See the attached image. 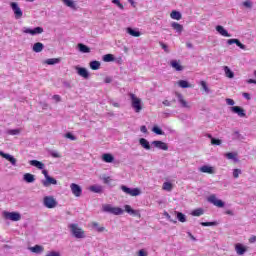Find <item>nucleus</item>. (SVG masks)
Here are the masks:
<instances>
[{
  "mask_svg": "<svg viewBox=\"0 0 256 256\" xmlns=\"http://www.w3.org/2000/svg\"><path fill=\"white\" fill-rule=\"evenodd\" d=\"M3 217H5V219H9L10 221H21V214H19L18 212L4 211Z\"/></svg>",
  "mask_w": 256,
  "mask_h": 256,
  "instance_id": "obj_6",
  "label": "nucleus"
},
{
  "mask_svg": "<svg viewBox=\"0 0 256 256\" xmlns=\"http://www.w3.org/2000/svg\"><path fill=\"white\" fill-rule=\"evenodd\" d=\"M153 133H156V135H163V130L159 128L158 126H154L152 129Z\"/></svg>",
  "mask_w": 256,
  "mask_h": 256,
  "instance_id": "obj_45",
  "label": "nucleus"
},
{
  "mask_svg": "<svg viewBox=\"0 0 256 256\" xmlns=\"http://www.w3.org/2000/svg\"><path fill=\"white\" fill-rule=\"evenodd\" d=\"M176 215H177V219H178V221H180V223H185V221H187L185 214H183L181 212H177Z\"/></svg>",
  "mask_w": 256,
  "mask_h": 256,
  "instance_id": "obj_41",
  "label": "nucleus"
},
{
  "mask_svg": "<svg viewBox=\"0 0 256 256\" xmlns=\"http://www.w3.org/2000/svg\"><path fill=\"white\" fill-rule=\"evenodd\" d=\"M226 103H227V105H235V101L231 98H227Z\"/></svg>",
  "mask_w": 256,
  "mask_h": 256,
  "instance_id": "obj_54",
  "label": "nucleus"
},
{
  "mask_svg": "<svg viewBox=\"0 0 256 256\" xmlns=\"http://www.w3.org/2000/svg\"><path fill=\"white\" fill-rule=\"evenodd\" d=\"M228 45H233L235 43L237 47H240V49H245V45L239 41V39H229L227 41Z\"/></svg>",
  "mask_w": 256,
  "mask_h": 256,
  "instance_id": "obj_20",
  "label": "nucleus"
},
{
  "mask_svg": "<svg viewBox=\"0 0 256 256\" xmlns=\"http://www.w3.org/2000/svg\"><path fill=\"white\" fill-rule=\"evenodd\" d=\"M29 164L32 165V167H37V169H43L45 167V164L38 160H31Z\"/></svg>",
  "mask_w": 256,
  "mask_h": 256,
  "instance_id": "obj_25",
  "label": "nucleus"
},
{
  "mask_svg": "<svg viewBox=\"0 0 256 256\" xmlns=\"http://www.w3.org/2000/svg\"><path fill=\"white\" fill-rule=\"evenodd\" d=\"M152 145L156 147L157 149H162V151H167L169 149V146H167V143L163 141H153Z\"/></svg>",
  "mask_w": 256,
  "mask_h": 256,
  "instance_id": "obj_10",
  "label": "nucleus"
},
{
  "mask_svg": "<svg viewBox=\"0 0 256 256\" xmlns=\"http://www.w3.org/2000/svg\"><path fill=\"white\" fill-rule=\"evenodd\" d=\"M171 19H175L176 21H180L182 15L181 12L177 11V10H173L170 14Z\"/></svg>",
  "mask_w": 256,
  "mask_h": 256,
  "instance_id": "obj_29",
  "label": "nucleus"
},
{
  "mask_svg": "<svg viewBox=\"0 0 256 256\" xmlns=\"http://www.w3.org/2000/svg\"><path fill=\"white\" fill-rule=\"evenodd\" d=\"M200 85L203 87L205 93H209V87H207V82L206 81H201Z\"/></svg>",
  "mask_w": 256,
  "mask_h": 256,
  "instance_id": "obj_46",
  "label": "nucleus"
},
{
  "mask_svg": "<svg viewBox=\"0 0 256 256\" xmlns=\"http://www.w3.org/2000/svg\"><path fill=\"white\" fill-rule=\"evenodd\" d=\"M200 171L202 173H209L210 175H212V173H215V170L213 169V167L207 166V165L202 166L200 168Z\"/></svg>",
  "mask_w": 256,
  "mask_h": 256,
  "instance_id": "obj_23",
  "label": "nucleus"
},
{
  "mask_svg": "<svg viewBox=\"0 0 256 256\" xmlns=\"http://www.w3.org/2000/svg\"><path fill=\"white\" fill-rule=\"evenodd\" d=\"M126 31L132 37H140L141 36V32H139L138 30H135L133 28H127Z\"/></svg>",
  "mask_w": 256,
  "mask_h": 256,
  "instance_id": "obj_26",
  "label": "nucleus"
},
{
  "mask_svg": "<svg viewBox=\"0 0 256 256\" xmlns=\"http://www.w3.org/2000/svg\"><path fill=\"white\" fill-rule=\"evenodd\" d=\"M104 183L108 184L111 181V177H104L103 178Z\"/></svg>",
  "mask_w": 256,
  "mask_h": 256,
  "instance_id": "obj_57",
  "label": "nucleus"
},
{
  "mask_svg": "<svg viewBox=\"0 0 256 256\" xmlns=\"http://www.w3.org/2000/svg\"><path fill=\"white\" fill-rule=\"evenodd\" d=\"M51 155H52L53 157H55V158L61 157V155H59V153H57V152H51Z\"/></svg>",
  "mask_w": 256,
  "mask_h": 256,
  "instance_id": "obj_60",
  "label": "nucleus"
},
{
  "mask_svg": "<svg viewBox=\"0 0 256 256\" xmlns=\"http://www.w3.org/2000/svg\"><path fill=\"white\" fill-rule=\"evenodd\" d=\"M0 156L10 161L12 165H17V160L11 154H5V152H0Z\"/></svg>",
  "mask_w": 256,
  "mask_h": 256,
  "instance_id": "obj_11",
  "label": "nucleus"
},
{
  "mask_svg": "<svg viewBox=\"0 0 256 256\" xmlns=\"http://www.w3.org/2000/svg\"><path fill=\"white\" fill-rule=\"evenodd\" d=\"M70 189H71L73 195H75V197H81V195L83 193V189H81V186H79L78 184L72 183L70 185Z\"/></svg>",
  "mask_w": 256,
  "mask_h": 256,
  "instance_id": "obj_9",
  "label": "nucleus"
},
{
  "mask_svg": "<svg viewBox=\"0 0 256 256\" xmlns=\"http://www.w3.org/2000/svg\"><path fill=\"white\" fill-rule=\"evenodd\" d=\"M102 211L105 213H112V215H121L123 213V209L119 207H113L111 204L103 205Z\"/></svg>",
  "mask_w": 256,
  "mask_h": 256,
  "instance_id": "obj_2",
  "label": "nucleus"
},
{
  "mask_svg": "<svg viewBox=\"0 0 256 256\" xmlns=\"http://www.w3.org/2000/svg\"><path fill=\"white\" fill-rule=\"evenodd\" d=\"M247 83H254V85H256V80H254V79H249V80H247Z\"/></svg>",
  "mask_w": 256,
  "mask_h": 256,
  "instance_id": "obj_64",
  "label": "nucleus"
},
{
  "mask_svg": "<svg viewBox=\"0 0 256 256\" xmlns=\"http://www.w3.org/2000/svg\"><path fill=\"white\" fill-rule=\"evenodd\" d=\"M32 253H43V248L40 245H35L29 248Z\"/></svg>",
  "mask_w": 256,
  "mask_h": 256,
  "instance_id": "obj_34",
  "label": "nucleus"
},
{
  "mask_svg": "<svg viewBox=\"0 0 256 256\" xmlns=\"http://www.w3.org/2000/svg\"><path fill=\"white\" fill-rule=\"evenodd\" d=\"M24 33H29L30 35H39V34L43 33V28L36 27L34 29H26V30H24Z\"/></svg>",
  "mask_w": 256,
  "mask_h": 256,
  "instance_id": "obj_13",
  "label": "nucleus"
},
{
  "mask_svg": "<svg viewBox=\"0 0 256 256\" xmlns=\"http://www.w3.org/2000/svg\"><path fill=\"white\" fill-rule=\"evenodd\" d=\"M129 97L131 99V105L135 113H141V111L143 110V101L141 100V98L137 97L133 93H130Z\"/></svg>",
  "mask_w": 256,
  "mask_h": 256,
  "instance_id": "obj_1",
  "label": "nucleus"
},
{
  "mask_svg": "<svg viewBox=\"0 0 256 256\" xmlns=\"http://www.w3.org/2000/svg\"><path fill=\"white\" fill-rule=\"evenodd\" d=\"M65 137L67 138V139H71V141H75V136H73V134H71V133H67L66 135H65Z\"/></svg>",
  "mask_w": 256,
  "mask_h": 256,
  "instance_id": "obj_53",
  "label": "nucleus"
},
{
  "mask_svg": "<svg viewBox=\"0 0 256 256\" xmlns=\"http://www.w3.org/2000/svg\"><path fill=\"white\" fill-rule=\"evenodd\" d=\"M244 7H246L247 9H251V7L253 6V4L251 3V1H245L243 2Z\"/></svg>",
  "mask_w": 256,
  "mask_h": 256,
  "instance_id": "obj_49",
  "label": "nucleus"
},
{
  "mask_svg": "<svg viewBox=\"0 0 256 256\" xmlns=\"http://www.w3.org/2000/svg\"><path fill=\"white\" fill-rule=\"evenodd\" d=\"M43 203L47 209H55L57 207V200L53 196H45Z\"/></svg>",
  "mask_w": 256,
  "mask_h": 256,
  "instance_id": "obj_5",
  "label": "nucleus"
},
{
  "mask_svg": "<svg viewBox=\"0 0 256 256\" xmlns=\"http://www.w3.org/2000/svg\"><path fill=\"white\" fill-rule=\"evenodd\" d=\"M112 3H115L119 7V9H124L123 4L119 0H113Z\"/></svg>",
  "mask_w": 256,
  "mask_h": 256,
  "instance_id": "obj_51",
  "label": "nucleus"
},
{
  "mask_svg": "<svg viewBox=\"0 0 256 256\" xmlns=\"http://www.w3.org/2000/svg\"><path fill=\"white\" fill-rule=\"evenodd\" d=\"M76 70L78 71V75H80V77H83L84 79L89 78V72L87 71V69L76 67Z\"/></svg>",
  "mask_w": 256,
  "mask_h": 256,
  "instance_id": "obj_15",
  "label": "nucleus"
},
{
  "mask_svg": "<svg viewBox=\"0 0 256 256\" xmlns=\"http://www.w3.org/2000/svg\"><path fill=\"white\" fill-rule=\"evenodd\" d=\"M121 189L126 195H130L131 197H137L141 195V190L139 188H129L125 185L121 186Z\"/></svg>",
  "mask_w": 256,
  "mask_h": 256,
  "instance_id": "obj_4",
  "label": "nucleus"
},
{
  "mask_svg": "<svg viewBox=\"0 0 256 256\" xmlns=\"http://www.w3.org/2000/svg\"><path fill=\"white\" fill-rule=\"evenodd\" d=\"M10 5L12 7V11L14 12L15 18L21 19V17H23V11H21V8H19L17 2H12Z\"/></svg>",
  "mask_w": 256,
  "mask_h": 256,
  "instance_id": "obj_8",
  "label": "nucleus"
},
{
  "mask_svg": "<svg viewBox=\"0 0 256 256\" xmlns=\"http://www.w3.org/2000/svg\"><path fill=\"white\" fill-rule=\"evenodd\" d=\"M171 67L175 69L176 71H183V66H181V63L177 60H172L170 62Z\"/></svg>",
  "mask_w": 256,
  "mask_h": 256,
  "instance_id": "obj_18",
  "label": "nucleus"
},
{
  "mask_svg": "<svg viewBox=\"0 0 256 256\" xmlns=\"http://www.w3.org/2000/svg\"><path fill=\"white\" fill-rule=\"evenodd\" d=\"M231 111L232 113H236L237 115H239V117H245V110H243V108L239 106L231 107Z\"/></svg>",
  "mask_w": 256,
  "mask_h": 256,
  "instance_id": "obj_12",
  "label": "nucleus"
},
{
  "mask_svg": "<svg viewBox=\"0 0 256 256\" xmlns=\"http://www.w3.org/2000/svg\"><path fill=\"white\" fill-rule=\"evenodd\" d=\"M65 5H67V7H70L71 9H75V3L73 2V0H64Z\"/></svg>",
  "mask_w": 256,
  "mask_h": 256,
  "instance_id": "obj_44",
  "label": "nucleus"
},
{
  "mask_svg": "<svg viewBox=\"0 0 256 256\" xmlns=\"http://www.w3.org/2000/svg\"><path fill=\"white\" fill-rule=\"evenodd\" d=\"M99 67H101V63H99V61L90 62V69H93V71H97Z\"/></svg>",
  "mask_w": 256,
  "mask_h": 256,
  "instance_id": "obj_36",
  "label": "nucleus"
},
{
  "mask_svg": "<svg viewBox=\"0 0 256 256\" xmlns=\"http://www.w3.org/2000/svg\"><path fill=\"white\" fill-rule=\"evenodd\" d=\"M92 227L98 231V233H103V231H105V227H101L99 226V223L97 222H93L92 223Z\"/></svg>",
  "mask_w": 256,
  "mask_h": 256,
  "instance_id": "obj_40",
  "label": "nucleus"
},
{
  "mask_svg": "<svg viewBox=\"0 0 256 256\" xmlns=\"http://www.w3.org/2000/svg\"><path fill=\"white\" fill-rule=\"evenodd\" d=\"M77 47H78L80 53H91V48L88 47V46L85 45V44L79 43V44L77 45Z\"/></svg>",
  "mask_w": 256,
  "mask_h": 256,
  "instance_id": "obj_19",
  "label": "nucleus"
},
{
  "mask_svg": "<svg viewBox=\"0 0 256 256\" xmlns=\"http://www.w3.org/2000/svg\"><path fill=\"white\" fill-rule=\"evenodd\" d=\"M216 31L222 35V37H231V34L225 30V28L221 25L216 26Z\"/></svg>",
  "mask_w": 256,
  "mask_h": 256,
  "instance_id": "obj_14",
  "label": "nucleus"
},
{
  "mask_svg": "<svg viewBox=\"0 0 256 256\" xmlns=\"http://www.w3.org/2000/svg\"><path fill=\"white\" fill-rule=\"evenodd\" d=\"M42 173H43L45 179H48V177H50L49 172H47V170H43Z\"/></svg>",
  "mask_w": 256,
  "mask_h": 256,
  "instance_id": "obj_58",
  "label": "nucleus"
},
{
  "mask_svg": "<svg viewBox=\"0 0 256 256\" xmlns=\"http://www.w3.org/2000/svg\"><path fill=\"white\" fill-rule=\"evenodd\" d=\"M208 201H209L210 203H212V205H215V207H219V208L225 207V202L222 201V200L217 199V196H216V195H211V196L208 198Z\"/></svg>",
  "mask_w": 256,
  "mask_h": 256,
  "instance_id": "obj_7",
  "label": "nucleus"
},
{
  "mask_svg": "<svg viewBox=\"0 0 256 256\" xmlns=\"http://www.w3.org/2000/svg\"><path fill=\"white\" fill-rule=\"evenodd\" d=\"M89 191H92V193H103V187L99 185H93L89 187Z\"/></svg>",
  "mask_w": 256,
  "mask_h": 256,
  "instance_id": "obj_27",
  "label": "nucleus"
},
{
  "mask_svg": "<svg viewBox=\"0 0 256 256\" xmlns=\"http://www.w3.org/2000/svg\"><path fill=\"white\" fill-rule=\"evenodd\" d=\"M201 225L203 227H209L211 225H217V223L216 222H202Z\"/></svg>",
  "mask_w": 256,
  "mask_h": 256,
  "instance_id": "obj_48",
  "label": "nucleus"
},
{
  "mask_svg": "<svg viewBox=\"0 0 256 256\" xmlns=\"http://www.w3.org/2000/svg\"><path fill=\"white\" fill-rule=\"evenodd\" d=\"M53 99H54L57 103H59V101H61V97H60L59 95H54V96H53Z\"/></svg>",
  "mask_w": 256,
  "mask_h": 256,
  "instance_id": "obj_56",
  "label": "nucleus"
},
{
  "mask_svg": "<svg viewBox=\"0 0 256 256\" xmlns=\"http://www.w3.org/2000/svg\"><path fill=\"white\" fill-rule=\"evenodd\" d=\"M140 145H142L144 149H151V146L149 145V141H147V139L145 138L140 139Z\"/></svg>",
  "mask_w": 256,
  "mask_h": 256,
  "instance_id": "obj_37",
  "label": "nucleus"
},
{
  "mask_svg": "<svg viewBox=\"0 0 256 256\" xmlns=\"http://www.w3.org/2000/svg\"><path fill=\"white\" fill-rule=\"evenodd\" d=\"M46 65H57V63H61V58H50L45 60Z\"/></svg>",
  "mask_w": 256,
  "mask_h": 256,
  "instance_id": "obj_30",
  "label": "nucleus"
},
{
  "mask_svg": "<svg viewBox=\"0 0 256 256\" xmlns=\"http://www.w3.org/2000/svg\"><path fill=\"white\" fill-rule=\"evenodd\" d=\"M69 227H70L74 237H76V239H83L85 237V231H83V229L79 228V226H77V224H70Z\"/></svg>",
  "mask_w": 256,
  "mask_h": 256,
  "instance_id": "obj_3",
  "label": "nucleus"
},
{
  "mask_svg": "<svg viewBox=\"0 0 256 256\" xmlns=\"http://www.w3.org/2000/svg\"><path fill=\"white\" fill-rule=\"evenodd\" d=\"M241 175V169H234L233 171V177L234 179H237Z\"/></svg>",
  "mask_w": 256,
  "mask_h": 256,
  "instance_id": "obj_47",
  "label": "nucleus"
},
{
  "mask_svg": "<svg viewBox=\"0 0 256 256\" xmlns=\"http://www.w3.org/2000/svg\"><path fill=\"white\" fill-rule=\"evenodd\" d=\"M243 97H245V99H247L248 101H249V99H251V96L247 92L243 93Z\"/></svg>",
  "mask_w": 256,
  "mask_h": 256,
  "instance_id": "obj_59",
  "label": "nucleus"
},
{
  "mask_svg": "<svg viewBox=\"0 0 256 256\" xmlns=\"http://www.w3.org/2000/svg\"><path fill=\"white\" fill-rule=\"evenodd\" d=\"M24 181H26V183H33L35 181V175L31 174V173H26L23 176Z\"/></svg>",
  "mask_w": 256,
  "mask_h": 256,
  "instance_id": "obj_24",
  "label": "nucleus"
},
{
  "mask_svg": "<svg viewBox=\"0 0 256 256\" xmlns=\"http://www.w3.org/2000/svg\"><path fill=\"white\" fill-rule=\"evenodd\" d=\"M172 27L173 29H175V31H177L178 33H181L183 31V25L177 23V22H173L172 23Z\"/></svg>",
  "mask_w": 256,
  "mask_h": 256,
  "instance_id": "obj_35",
  "label": "nucleus"
},
{
  "mask_svg": "<svg viewBox=\"0 0 256 256\" xmlns=\"http://www.w3.org/2000/svg\"><path fill=\"white\" fill-rule=\"evenodd\" d=\"M162 189H164V191H172L173 189V184H171V182H165L163 184Z\"/></svg>",
  "mask_w": 256,
  "mask_h": 256,
  "instance_id": "obj_42",
  "label": "nucleus"
},
{
  "mask_svg": "<svg viewBox=\"0 0 256 256\" xmlns=\"http://www.w3.org/2000/svg\"><path fill=\"white\" fill-rule=\"evenodd\" d=\"M44 187H49V185H57V180L55 178L48 176L45 181H43Z\"/></svg>",
  "mask_w": 256,
  "mask_h": 256,
  "instance_id": "obj_17",
  "label": "nucleus"
},
{
  "mask_svg": "<svg viewBox=\"0 0 256 256\" xmlns=\"http://www.w3.org/2000/svg\"><path fill=\"white\" fill-rule=\"evenodd\" d=\"M204 211H203V208H198L194 211L191 212V215L193 217H200V215H203Z\"/></svg>",
  "mask_w": 256,
  "mask_h": 256,
  "instance_id": "obj_38",
  "label": "nucleus"
},
{
  "mask_svg": "<svg viewBox=\"0 0 256 256\" xmlns=\"http://www.w3.org/2000/svg\"><path fill=\"white\" fill-rule=\"evenodd\" d=\"M138 256H147V252L143 249L139 250Z\"/></svg>",
  "mask_w": 256,
  "mask_h": 256,
  "instance_id": "obj_55",
  "label": "nucleus"
},
{
  "mask_svg": "<svg viewBox=\"0 0 256 256\" xmlns=\"http://www.w3.org/2000/svg\"><path fill=\"white\" fill-rule=\"evenodd\" d=\"M125 212L129 213L130 215H139V211L134 210L133 208H131V206L129 205H125Z\"/></svg>",
  "mask_w": 256,
  "mask_h": 256,
  "instance_id": "obj_32",
  "label": "nucleus"
},
{
  "mask_svg": "<svg viewBox=\"0 0 256 256\" xmlns=\"http://www.w3.org/2000/svg\"><path fill=\"white\" fill-rule=\"evenodd\" d=\"M102 160L105 161V163H113L115 161V158L113 155L106 153L102 155Z\"/></svg>",
  "mask_w": 256,
  "mask_h": 256,
  "instance_id": "obj_22",
  "label": "nucleus"
},
{
  "mask_svg": "<svg viewBox=\"0 0 256 256\" xmlns=\"http://www.w3.org/2000/svg\"><path fill=\"white\" fill-rule=\"evenodd\" d=\"M256 242V236H252L250 239H249V243H255Z\"/></svg>",
  "mask_w": 256,
  "mask_h": 256,
  "instance_id": "obj_61",
  "label": "nucleus"
},
{
  "mask_svg": "<svg viewBox=\"0 0 256 256\" xmlns=\"http://www.w3.org/2000/svg\"><path fill=\"white\" fill-rule=\"evenodd\" d=\"M235 249L238 255H244V253L247 251V248L241 243L236 244Z\"/></svg>",
  "mask_w": 256,
  "mask_h": 256,
  "instance_id": "obj_16",
  "label": "nucleus"
},
{
  "mask_svg": "<svg viewBox=\"0 0 256 256\" xmlns=\"http://www.w3.org/2000/svg\"><path fill=\"white\" fill-rule=\"evenodd\" d=\"M177 97H178V101L179 103H181L182 107H184L185 109H189V103H187L186 99L183 98V95L181 94H177Z\"/></svg>",
  "mask_w": 256,
  "mask_h": 256,
  "instance_id": "obj_21",
  "label": "nucleus"
},
{
  "mask_svg": "<svg viewBox=\"0 0 256 256\" xmlns=\"http://www.w3.org/2000/svg\"><path fill=\"white\" fill-rule=\"evenodd\" d=\"M140 131H142V133H147V127L141 126Z\"/></svg>",
  "mask_w": 256,
  "mask_h": 256,
  "instance_id": "obj_62",
  "label": "nucleus"
},
{
  "mask_svg": "<svg viewBox=\"0 0 256 256\" xmlns=\"http://www.w3.org/2000/svg\"><path fill=\"white\" fill-rule=\"evenodd\" d=\"M179 87H181L182 89H187L189 87H191V85L189 84V82H187L186 80H180L178 82Z\"/></svg>",
  "mask_w": 256,
  "mask_h": 256,
  "instance_id": "obj_39",
  "label": "nucleus"
},
{
  "mask_svg": "<svg viewBox=\"0 0 256 256\" xmlns=\"http://www.w3.org/2000/svg\"><path fill=\"white\" fill-rule=\"evenodd\" d=\"M160 45H161L162 49H164V51H165L166 53H169V48L167 47V45H166L165 43L160 42Z\"/></svg>",
  "mask_w": 256,
  "mask_h": 256,
  "instance_id": "obj_52",
  "label": "nucleus"
},
{
  "mask_svg": "<svg viewBox=\"0 0 256 256\" xmlns=\"http://www.w3.org/2000/svg\"><path fill=\"white\" fill-rule=\"evenodd\" d=\"M163 105H166V107H169L171 103L169 102V100H164Z\"/></svg>",
  "mask_w": 256,
  "mask_h": 256,
  "instance_id": "obj_63",
  "label": "nucleus"
},
{
  "mask_svg": "<svg viewBox=\"0 0 256 256\" xmlns=\"http://www.w3.org/2000/svg\"><path fill=\"white\" fill-rule=\"evenodd\" d=\"M103 61L105 63H111V61H115V56L113 54H106L103 56Z\"/></svg>",
  "mask_w": 256,
  "mask_h": 256,
  "instance_id": "obj_33",
  "label": "nucleus"
},
{
  "mask_svg": "<svg viewBox=\"0 0 256 256\" xmlns=\"http://www.w3.org/2000/svg\"><path fill=\"white\" fill-rule=\"evenodd\" d=\"M224 72L228 79H233V77H235V74L233 73V71H231V68L229 66H224Z\"/></svg>",
  "mask_w": 256,
  "mask_h": 256,
  "instance_id": "obj_28",
  "label": "nucleus"
},
{
  "mask_svg": "<svg viewBox=\"0 0 256 256\" xmlns=\"http://www.w3.org/2000/svg\"><path fill=\"white\" fill-rule=\"evenodd\" d=\"M43 43H40V42H38V43H35L34 45H33V51H34V53H41V51H43Z\"/></svg>",
  "mask_w": 256,
  "mask_h": 256,
  "instance_id": "obj_31",
  "label": "nucleus"
},
{
  "mask_svg": "<svg viewBox=\"0 0 256 256\" xmlns=\"http://www.w3.org/2000/svg\"><path fill=\"white\" fill-rule=\"evenodd\" d=\"M227 159H233V161H235L237 163V161H239V159H237V153H227L226 154Z\"/></svg>",
  "mask_w": 256,
  "mask_h": 256,
  "instance_id": "obj_43",
  "label": "nucleus"
},
{
  "mask_svg": "<svg viewBox=\"0 0 256 256\" xmlns=\"http://www.w3.org/2000/svg\"><path fill=\"white\" fill-rule=\"evenodd\" d=\"M211 143L212 145H221V140L212 138Z\"/></svg>",
  "mask_w": 256,
  "mask_h": 256,
  "instance_id": "obj_50",
  "label": "nucleus"
}]
</instances>
